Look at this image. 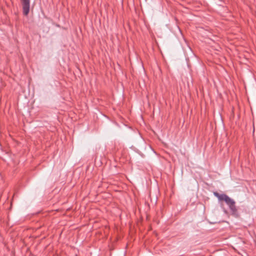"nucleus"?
<instances>
[{
  "instance_id": "2",
  "label": "nucleus",
  "mask_w": 256,
  "mask_h": 256,
  "mask_svg": "<svg viewBox=\"0 0 256 256\" xmlns=\"http://www.w3.org/2000/svg\"><path fill=\"white\" fill-rule=\"evenodd\" d=\"M22 6L23 14L27 16L30 12V0H20Z\"/></svg>"
},
{
  "instance_id": "1",
  "label": "nucleus",
  "mask_w": 256,
  "mask_h": 256,
  "mask_svg": "<svg viewBox=\"0 0 256 256\" xmlns=\"http://www.w3.org/2000/svg\"><path fill=\"white\" fill-rule=\"evenodd\" d=\"M214 194L219 200H223L228 205L230 211L232 214H235L237 212V209L235 206V202L234 200L230 198L226 194H220L217 192H214Z\"/></svg>"
}]
</instances>
